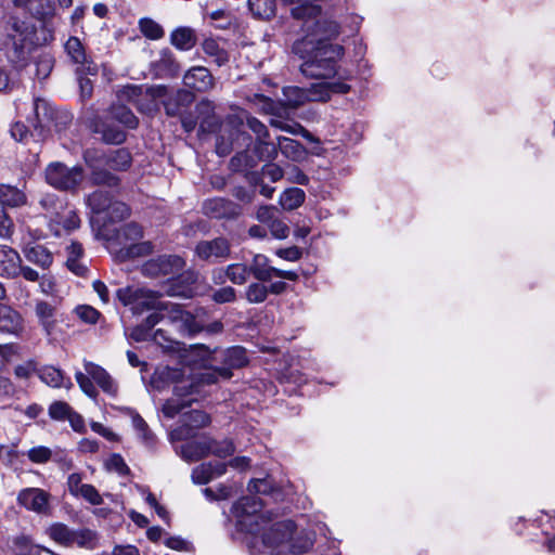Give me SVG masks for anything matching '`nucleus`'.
<instances>
[{
	"label": "nucleus",
	"mask_w": 555,
	"mask_h": 555,
	"mask_svg": "<svg viewBox=\"0 0 555 555\" xmlns=\"http://www.w3.org/2000/svg\"><path fill=\"white\" fill-rule=\"evenodd\" d=\"M116 294L118 299L125 306H130L134 313H142L147 310H167L170 319L175 322H181L190 333L194 334L203 330L192 313L183 310L177 304L163 302L157 292L144 287L129 286L119 288Z\"/></svg>",
	"instance_id": "obj_1"
},
{
	"label": "nucleus",
	"mask_w": 555,
	"mask_h": 555,
	"mask_svg": "<svg viewBox=\"0 0 555 555\" xmlns=\"http://www.w3.org/2000/svg\"><path fill=\"white\" fill-rule=\"evenodd\" d=\"M287 3L298 5L292 8V15L295 20L302 21V29L306 36L294 46L296 52L300 51L301 44H328L326 40L336 38L339 35V25L334 21L321 20L320 5L311 3V0H284Z\"/></svg>",
	"instance_id": "obj_2"
},
{
	"label": "nucleus",
	"mask_w": 555,
	"mask_h": 555,
	"mask_svg": "<svg viewBox=\"0 0 555 555\" xmlns=\"http://www.w3.org/2000/svg\"><path fill=\"white\" fill-rule=\"evenodd\" d=\"M340 44L315 46L312 54L300 65L302 75L315 79H328L337 73V62L344 56Z\"/></svg>",
	"instance_id": "obj_3"
},
{
	"label": "nucleus",
	"mask_w": 555,
	"mask_h": 555,
	"mask_svg": "<svg viewBox=\"0 0 555 555\" xmlns=\"http://www.w3.org/2000/svg\"><path fill=\"white\" fill-rule=\"evenodd\" d=\"M87 204L98 221L104 224L119 222L130 216V208L124 202L116 201L107 191L96 190L87 197Z\"/></svg>",
	"instance_id": "obj_4"
},
{
	"label": "nucleus",
	"mask_w": 555,
	"mask_h": 555,
	"mask_svg": "<svg viewBox=\"0 0 555 555\" xmlns=\"http://www.w3.org/2000/svg\"><path fill=\"white\" fill-rule=\"evenodd\" d=\"M5 31L7 39L4 41V48L8 57L13 63L26 61L31 49L30 38L33 34L28 25L16 17H11Z\"/></svg>",
	"instance_id": "obj_5"
},
{
	"label": "nucleus",
	"mask_w": 555,
	"mask_h": 555,
	"mask_svg": "<svg viewBox=\"0 0 555 555\" xmlns=\"http://www.w3.org/2000/svg\"><path fill=\"white\" fill-rule=\"evenodd\" d=\"M159 376L162 378L171 380L175 383L173 386V395L176 398L168 399L163 405V413L166 417L173 418L178 415L184 408L190 406L191 400H180L185 396L192 395L196 385L190 380L189 378L181 377L180 371L175 369L166 367L160 373Z\"/></svg>",
	"instance_id": "obj_6"
},
{
	"label": "nucleus",
	"mask_w": 555,
	"mask_h": 555,
	"mask_svg": "<svg viewBox=\"0 0 555 555\" xmlns=\"http://www.w3.org/2000/svg\"><path fill=\"white\" fill-rule=\"evenodd\" d=\"M117 95L120 102L132 103L141 113L151 114L157 109V100L167 96V88L128 85Z\"/></svg>",
	"instance_id": "obj_7"
},
{
	"label": "nucleus",
	"mask_w": 555,
	"mask_h": 555,
	"mask_svg": "<svg viewBox=\"0 0 555 555\" xmlns=\"http://www.w3.org/2000/svg\"><path fill=\"white\" fill-rule=\"evenodd\" d=\"M83 169L80 166L68 167L61 162H54L44 170L46 182L59 191L75 192L83 180Z\"/></svg>",
	"instance_id": "obj_8"
},
{
	"label": "nucleus",
	"mask_w": 555,
	"mask_h": 555,
	"mask_svg": "<svg viewBox=\"0 0 555 555\" xmlns=\"http://www.w3.org/2000/svg\"><path fill=\"white\" fill-rule=\"evenodd\" d=\"M142 235V228L134 222L127 223L117 230L116 241L121 246V257L134 258L151 254L152 244L150 242H138Z\"/></svg>",
	"instance_id": "obj_9"
},
{
	"label": "nucleus",
	"mask_w": 555,
	"mask_h": 555,
	"mask_svg": "<svg viewBox=\"0 0 555 555\" xmlns=\"http://www.w3.org/2000/svg\"><path fill=\"white\" fill-rule=\"evenodd\" d=\"M296 532V525L293 520L286 519L274 522L261 534L262 543L266 547L276 551L274 555L284 554V548H288V542Z\"/></svg>",
	"instance_id": "obj_10"
},
{
	"label": "nucleus",
	"mask_w": 555,
	"mask_h": 555,
	"mask_svg": "<svg viewBox=\"0 0 555 555\" xmlns=\"http://www.w3.org/2000/svg\"><path fill=\"white\" fill-rule=\"evenodd\" d=\"M326 89L324 86L312 83L310 88L305 89L297 86L283 88V105L297 108L309 101H326Z\"/></svg>",
	"instance_id": "obj_11"
},
{
	"label": "nucleus",
	"mask_w": 555,
	"mask_h": 555,
	"mask_svg": "<svg viewBox=\"0 0 555 555\" xmlns=\"http://www.w3.org/2000/svg\"><path fill=\"white\" fill-rule=\"evenodd\" d=\"M248 270L250 271V275L259 282H269L273 276L288 281L298 280L297 272L272 267L269 258L261 254H257L253 257L251 262L248 264Z\"/></svg>",
	"instance_id": "obj_12"
},
{
	"label": "nucleus",
	"mask_w": 555,
	"mask_h": 555,
	"mask_svg": "<svg viewBox=\"0 0 555 555\" xmlns=\"http://www.w3.org/2000/svg\"><path fill=\"white\" fill-rule=\"evenodd\" d=\"M196 256L204 261L218 262L230 257L231 244L225 237L199 241L195 246Z\"/></svg>",
	"instance_id": "obj_13"
},
{
	"label": "nucleus",
	"mask_w": 555,
	"mask_h": 555,
	"mask_svg": "<svg viewBox=\"0 0 555 555\" xmlns=\"http://www.w3.org/2000/svg\"><path fill=\"white\" fill-rule=\"evenodd\" d=\"M210 424V416L199 410H193L183 415V424L172 429L170 438L173 441L188 440L195 436V430Z\"/></svg>",
	"instance_id": "obj_14"
},
{
	"label": "nucleus",
	"mask_w": 555,
	"mask_h": 555,
	"mask_svg": "<svg viewBox=\"0 0 555 555\" xmlns=\"http://www.w3.org/2000/svg\"><path fill=\"white\" fill-rule=\"evenodd\" d=\"M51 494L40 488H25L17 494V503L37 514H48Z\"/></svg>",
	"instance_id": "obj_15"
},
{
	"label": "nucleus",
	"mask_w": 555,
	"mask_h": 555,
	"mask_svg": "<svg viewBox=\"0 0 555 555\" xmlns=\"http://www.w3.org/2000/svg\"><path fill=\"white\" fill-rule=\"evenodd\" d=\"M185 262L179 256H160L143 264L142 271L149 276L172 275L182 270Z\"/></svg>",
	"instance_id": "obj_16"
},
{
	"label": "nucleus",
	"mask_w": 555,
	"mask_h": 555,
	"mask_svg": "<svg viewBox=\"0 0 555 555\" xmlns=\"http://www.w3.org/2000/svg\"><path fill=\"white\" fill-rule=\"evenodd\" d=\"M202 209L204 215L215 219L234 218L241 212L238 205L222 197L206 199Z\"/></svg>",
	"instance_id": "obj_17"
},
{
	"label": "nucleus",
	"mask_w": 555,
	"mask_h": 555,
	"mask_svg": "<svg viewBox=\"0 0 555 555\" xmlns=\"http://www.w3.org/2000/svg\"><path fill=\"white\" fill-rule=\"evenodd\" d=\"M34 118L29 119L33 125L34 131L31 135L42 138L53 119V108L50 104L42 99H36L33 104Z\"/></svg>",
	"instance_id": "obj_18"
},
{
	"label": "nucleus",
	"mask_w": 555,
	"mask_h": 555,
	"mask_svg": "<svg viewBox=\"0 0 555 555\" xmlns=\"http://www.w3.org/2000/svg\"><path fill=\"white\" fill-rule=\"evenodd\" d=\"M248 362L246 350L241 346H234L222 352V365L218 367V374L223 379L232 377V370L241 369Z\"/></svg>",
	"instance_id": "obj_19"
},
{
	"label": "nucleus",
	"mask_w": 555,
	"mask_h": 555,
	"mask_svg": "<svg viewBox=\"0 0 555 555\" xmlns=\"http://www.w3.org/2000/svg\"><path fill=\"white\" fill-rule=\"evenodd\" d=\"M80 227V219L76 211L67 206L51 221L49 228L55 236L69 234L72 231Z\"/></svg>",
	"instance_id": "obj_20"
},
{
	"label": "nucleus",
	"mask_w": 555,
	"mask_h": 555,
	"mask_svg": "<svg viewBox=\"0 0 555 555\" xmlns=\"http://www.w3.org/2000/svg\"><path fill=\"white\" fill-rule=\"evenodd\" d=\"M183 83L185 87L198 92H207L215 85L212 75L204 66L190 68L183 77Z\"/></svg>",
	"instance_id": "obj_21"
},
{
	"label": "nucleus",
	"mask_w": 555,
	"mask_h": 555,
	"mask_svg": "<svg viewBox=\"0 0 555 555\" xmlns=\"http://www.w3.org/2000/svg\"><path fill=\"white\" fill-rule=\"evenodd\" d=\"M65 50L72 61L80 65L79 70L85 74L96 75V65L87 59L85 48L77 37H70L65 43Z\"/></svg>",
	"instance_id": "obj_22"
},
{
	"label": "nucleus",
	"mask_w": 555,
	"mask_h": 555,
	"mask_svg": "<svg viewBox=\"0 0 555 555\" xmlns=\"http://www.w3.org/2000/svg\"><path fill=\"white\" fill-rule=\"evenodd\" d=\"M194 100L195 96L192 92L180 89L175 94L168 96L163 104L166 114L168 116L176 117L186 112Z\"/></svg>",
	"instance_id": "obj_23"
},
{
	"label": "nucleus",
	"mask_w": 555,
	"mask_h": 555,
	"mask_svg": "<svg viewBox=\"0 0 555 555\" xmlns=\"http://www.w3.org/2000/svg\"><path fill=\"white\" fill-rule=\"evenodd\" d=\"M279 153L293 163H302L308 158V150L299 141L279 135L276 138Z\"/></svg>",
	"instance_id": "obj_24"
},
{
	"label": "nucleus",
	"mask_w": 555,
	"mask_h": 555,
	"mask_svg": "<svg viewBox=\"0 0 555 555\" xmlns=\"http://www.w3.org/2000/svg\"><path fill=\"white\" fill-rule=\"evenodd\" d=\"M227 472V464L222 462L203 463L192 470V480L197 485H206L210 480L222 476Z\"/></svg>",
	"instance_id": "obj_25"
},
{
	"label": "nucleus",
	"mask_w": 555,
	"mask_h": 555,
	"mask_svg": "<svg viewBox=\"0 0 555 555\" xmlns=\"http://www.w3.org/2000/svg\"><path fill=\"white\" fill-rule=\"evenodd\" d=\"M85 370L86 373L101 387L104 392L111 396L117 395V384L103 367L92 362L85 361Z\"/></svg>",
	"instance_id": "obj_26"
},
{
	"label": "nucleus",
	"mask_w": 555,
	"mask_h": 555,
	"mask_svg": "<svg viewBox=\"0 0 555 555\" xmlns=\"http://www.w3.org/2000/svg\"><path fill=\"white\" fill-rule=\"evenodd\" d=\"M92 132L100 134L101 139L108 144H121L126 140V133L102 119H94L89 125Z\"/></svg>",
	"instance_id": "obj_27"
},
{
	"label": "nucleus",
	"mask_w": 555,
	"mask_h": 555,
	"mask_svg": "<svg viewBox=\"0 0 555 555\" xmlns=\"http://www.w3.org/2000/svg\"><path fill=\"white\" fill-rule=\"evenodd\" d=\"M21 257L13 248L0 246V275L7 278H15L20 274Z\"/></svg>",
	"instance_id": "obj_28"
},
{
	"label": "nucleus",
	"mask_w": 555,
	"mask_h": 555,
	"mask_svg": "<svg viewBox=\"0 0 555 555\" xmlns=\"http://www.w3.org/2000/svg\"><path fill=\"white\" fill-rule=\"evenodd\" d=\"M37 375L41 379V382H43L46 385L50 387H64L66 389H70L73 387L70 378L66 377L62 370L54 367L52 365L39 367L37 371Z\"/></svg>",
	"instance_id": "obj_29"
},
{
	"label": "nucleus",
	"mask_w": 555,
	"mask_h": 555,
	"mask_svg": "<svg viewBox=\"0 0 555 555\" xmlns=\"http://www.w3.org/2000/svg\"><path fill=\"white\" fill-rule=\"evenodd\" d=\"M23 330L21 314L11 307L0 304V332L18 335Z\"/></svg>",
	"instance_id": "obj_30"
},
{
	"label": "nucleus",
	"mask_w": 555,
	"mask_h": 555,
	"mask_svg": "<svg viewBox=\"0 0 555 555\" xmlns=\"http://www.w3.org/2000/svg\"><path fill=\"white\" fill-rule=\"evenodd\" d=\"M197 37L191 27L181 26L170 34V43L181 51H189L195 47Z\"/></svg>",
	"instance_id": "obj_31"
},
{
	"label": "nucleus",
	"mask_w": 555,
	"mask_h": 555,
	"mask_svg": "<svg viewBox=\"0 0 555 555\" xmlns=\"http://www.w3.org/2000/svg\"><path fill=\"white\" fill-rule=\"evenodd\" d=\"M38 203L41 209L44 210L46 216L49 217V221L68 205L66 198L51 192L41 194Z\"/></svg>",
	"instance_id": "obj_32"
},
{
	"label": "nucleus",
	"mask_w": 555,
	"mask_h": 555,
	"mask_svg": "<svg viewBox=\"0 0 555 555\" xmlns=\"http://www.w3.org/2000/svg\"><path fill=\"white\" fill-rule=\"evenodd\" d=\"M155 69L160 77H175L180 72V65L171 51L165 49L160 57L155 62Z\"/></svg>",
	"instance_id": "obj_33"
},
{
	"label": "nucleus",
	"mask_w": 555,
	"mask_h": 555,
	"mask_svg": "<svg viewBox=\"0 0 555 555\" xmlns=\"http://www.w3.org/2000/svg\"><path fill=\"white\" fill-rule=\"evenodd\" d=\"M26 194L16 186L0 184V203L2 206L20 207L26 204Z\"/></svg>",
	"instance_id": "obj_34"
},
{
	"label": "nucleus",
	"mask_w": 555,
	"mask_h": 555,
	"mask_svg": "<svg viewBox=\"0 0 555 555\" xmlns=\"http://www.w3.org/2000/svg\"><path fill=\"white\" fill-rule=\"evenodd\" d=\"M180 454L188 462L198 461L210 454L209 441H193L181 447Z\"/></svg>",
	"instance_id": "obj_35"
},
{
	"label": "nucleus",
	"mask_w": 555,
	"mask_h": 555,
	"mask_svg": "<svg viewBox=\"0 0 555 555\" xmlns=\"http://www.w3.org/2000/svg\"><path fill=\"white\" fill-rule=\"evenodd\" d=\"M83 255L82 245L78 242H73L67 247V268L78 276H83L87 272V268L79 261V258Z\"/></svg>",
	"instance_id": "obj_36"
},
{
	"label": "nucleus",
	"mask_w": 555,
	"mask_h": 555,
	"mask_svg": "<svg viewBox=\"0 0 555 555\" xmlns=\"http://www.w3.org/2000/svg\"><path fill=\"white\" fill-rule=\"evenodd\" d=\"M202 48L204 53L211 59V61L218 66H222L229 61V53L225 51L223 47L219 44V42L212 38H206Z\"/></svg>",
	"instance_id": "obj_37"
},
{
	"label": "nucleus",
	"mask_w": 555,
	"mask_h": 555,
	"mask_svg": "<svg viewBox=\"0 0 555 555\" xmlns=\"http://www.w3.org/2000/svg\"><path fill=\"white\" fill-rule=\"evenodd\" d=\"M75 529L62 522H54L47 529V534L57 544L72 547Z\"/></svg>",
	"instance_id": "obj_38"
},
{
	"label": "nucleus",
	"mask_w": 555,
	"mask_h": 555,
	"mask_svg": "<svg viewBox=\"0 0 555 555\" xmlns=\"http://www.w3.org/2000/svg\"><path fill=\"white\" fill-rule=\"evenodd\" d=\"M25 258L43 269L52 263V254L42 245L28 246L24 249Z\"/></svg>",
	"instance_id": "obj_39"
},
{
	"label": "nucleus",
	"mask_w": 555,
	"mask_h": 555,
	"mask_svg": "<svg viewBox=\"0 0 555 555\" xmlns=\"http://www.w3.org/2000/svg\"><path fill=\"white\" fill-rule=\"evenodd\" d=\"M269 139L255 140L253 151L259 160L273 162L279 155L278 142H271Z\"/></svg>",
	"instance_id": "obj_40"
},
{
	"label": "nucleus",
	"mask_w": 555,
	"mask_h": 555,
	"mask_svg": "<svg viewBox=\"0 0 555 555\" xmlns=\"http://www.w3.org/2000/svg\"><path fill=\"white\" fill-rule=\"evenodd\" d=\"M36 315L38 317L40 324L44 328L46 333L50 335L55 325V309L52 305L46 301H39L35 308Z\"/></svg>",
	"instance_id": "obj_41"
},
{
	"label": "nucleus",
	"mask_w": 555,
	"mask_h": 555,
	"mask_svg": "<svg viewBox=\"0 0 555 555\" xmlns=\"http://www.w3.org/2000/svg\"><path fill=\"white\" fill-rule=\"evenodd\" d=\"M306 198L305 192L299 188L286 189L280 196V204L285 210H294L300 207Z\"/></svg>",
	"instance_id": "obj_42"
},
{
	"label": "nucleus",
	"mask_w": 555,
	"mask_h": 555,
	"mask_svg": "<svg viewBox=\"0 0 555 555\" xmlns=\"http://www.w3.org/2000/svg\"><path fill=\"white\" fill-rule=\"evenodd\" d=\"M98 544V534L89 528L75 529L72 540V547L78 546L81 548L93 550Z\"/></svg>",
	"instance_id": "obj_43"
},
{
	"label": "nucleus",
	"mask_w": 555,
	"mask_h": 555,
	"mask_svg": "<svg viewBox=\"0 0 555 555\" xmlns=\"http://www.w3.org/2000/svg\"><path fill=\"white\" fill-rule=\"evenodd\" d=\"M131 155L126 149H119L106 155L105 166L114 170H126L130 167Z\"/></svg>",
	"instance_id": "obj_44"
},
{
	"label": "nucleus",
	"mask_w": 555,
	"mask_h": 555,
	"mask_svg": "<svg viewBox=\"0 0 555 555\" xmlns=\"http://www.w3.org/2000/svg\"><path fill=\"white\" fill-rule=\"evenodd\" d=\"M224 274L233 284L243 285L248 281L250 271L248 264L231 263L224 269Z\"/></svg>",
	"instance_id": "obj_45"
},
{
	"label": "nucleus",
	"mask_w": 555,
	"mask_h": 555,
	"mask_svg": "<svg viewBox=\"0 0 555 555\" xmlns=\"http://www.w3.org/2000/svg\"><path fill=\"white\" fill-rule=\"evenodd\" d=\"M248 8L259 18H270L275 12V0H248Z\"/></svg>",
	"instance_id": "obj_46"
},
{
	"label": "nucleus",
	"mask_w": 555,
	"mask_h": 555,
	"mask_svg": "<svg viewBox=\"0 0 555 555\" xmlns=\"http://www.w3.org/2000/svg\"><path fill=\"white\" fill-rule=\"evenodd\" d=\"M111 115L115 120L130 129H134L139 124L134 114L125 105H113L111 107Z\"/></svg>",
	"instance_id": "obj_47"
},
{
	"label": "nucleus",
	"mask_w": 555,
	"mask_h": 555,
	"mask_svg": "<svg viewBox=\"0 0 555 555\" xmlns=\"http://www.w3.org/2000/svg\"><path fill=\"white\" fill-rule=\"evenodd\" d=\"M313 538L308 533H299L292 537L288 544V551L292 555H299L308 552L313 546Z\"/></svg>",
	"instance_id": "obj_48"
},
{
	"label": "nucleus",
	"mask_w": 555,
	"mask_h": 555,
	"mask_svg": "<svg viewBox=\"0 0 555 555\" xmlns=\"http://www.w3.org/2000/svg\"><path fill=\"white\" fill-rule=\"evenodd\" d=\"M264 282H254L249 284L245 291V298L249 304H261L269 295V289Z\"/></svg>",
	"instance_id": "obj_49"
},
{
	"label": "nucleus",
	"mask_w": 555,
	"mask_h": 555,
	"mask_svg": "<svg viewBox=\"0 0 555 555\" xmlns=\"http://www.w3.org/2000/svg\"><path fill=\"white\" fill-rule=\"evenodd\" d=\"M141 33L151 40L162 39L165 35L164 28L152 18H141L139 22Z\"/></svg>",
	"instance_id": "obj_50"
},
{
	"label": "nucleus",
	"mask_w": 555,
	"mask_h": 555,
	"mask_svg": "<svg viewBox=\"0 0 555 555\" xmlns=\"http://www.w3.org/2000/svg\"><path fill=\"white\" fill-rule=\"evenodd\" d=\"M132 416V425L138 431L140 439L146 446H153L155 442V437L153 433L149 429L146 422L134 411H130Z\"/></svg>",
	"instance_id": "obj_51"
},
{
	"label": "nucleus",
	"mask_w": 555,
	"mask_h": 555,
	"mask_svg": "<svg viewBox=\"0 0 555 555\" xmlns=\"http://www.w3.org/2000/svg\"><path fill=\"white\" fill-rule=\"evenodd\" d=\"M270 125L291 134L302 135L309 140H312L311 133L298 122L288 124L279 119H271Z\"/></svg>",
	"instance_id": "obj_52"
},
{
	"label": "nucleus",
	"mask_w": 555,
	"mask_h": 555,
	"mask_svg": "<svg viewBox=\"0 0 555 555\" xmlns=\"http://www.w3.org/2000/svg\"><path fill=\"white\" fill-rule=\"evenodd\" d=\"M261 507V502L255 496H244L235 504L236 512L242 515L256 514Z\"/></svg>",
	"instance_id": "obj_53"
},
{
	"label": "nucleus",
	"mask_w": 555,
	"mask_h": 555,
	"mask_svg": "<svg viewBox=\"0 0 555 555\" xmlns=\"http://www.w3.org/2000/svg\"><path fill=\"white\" fill-rule=\"evenodd\" d=\"M91 180L94 184H104L111 188L117 186L119 184V178L112 175L102 167H98L92 170Z\"/></svg>",
	"instance_id": "obj_54"
},
{
	"label": "nucleus",
	"mask_w": 555,
	"mask_h": 555,
	"mask_svg": "<svg viewBox=\"0 0 555 555\" xmlns=\"http://www.w3.org/2000/svg\"><path fill=\"white\" fill-rule=\"evenodd\" d=\"M75 313L82 322L87 324H95L101 317V313L95 308L88 305L76 307Z\"/></svg>",
	"instance_id": "obj_55"
},
{
	"label": "nucleus",
	"mask_w": 555,
	"mask_h": 555,
	"mask_svg": "<svg viewBox=\"0 0 555 555\" xmlns=\"http://www.w3.org/2000/svg\"><path fill=\"white\" fill-rule=\"evenodd\" d=\"M105 465L108 470L115 472L120 476H127L130 474V468L120 454H112Z\"/></svg>",
	"instance_id": "obj_56"
},
{
	"label": "nucleus",
	"mask_w": 555,
	"mask_h": 555,
	"mask_svg": "<svg viewBox=\"0 0 555 555\" xmlns=\"http://www.w3.org/2000/svg\"><path fill=\"white\" fill-rule=\"evenodd\" d=\"M210 444V454H214L218 457H227L234 453L235 448L231 440L223 441H209Z\"/></svg>",
	"instance_id": "obj_57"
},
{
	"label": "nucleus",
	"mask_w": 555,
	"mask_h": 555,
	"mask_svg": "<svg viewBox=\"0 0 555 555\" xmlns=\"http://www.w3.org/2000/svg\"><path fill=\"white\" fill-rule=\"evenodd\" d=\"M73 409L70 408V405L64 401H54L50 406H49V415L51 418L55 420V421H64V420H67L70 411Z\"/></svg>",
	"instance_id": "obj_58"
},
{
	"label": "nucleus",
	"mask_w": 555,
	"mask_h": 555,
	"mask_svg": "<svg viewBox=\"0 0 555 555\" xmlns=\"http://www.w3.org/2000/svg\"><path fill=\"white\" fill-rule=\"evenodd\" d=\"M75 378L80 389L90 398H95L98 396V390L92 383V378L82 372H76Z\"/></svg>",
	"instance_id": "obj_59"
},
{
	"label": "nucleus",
	"mask_w": 555,
	"mask_h": 555,
	"mask_svg": "<svg viewBox=\"0 0 555 555\" xmlns=\"http://www.w3.org/2000/svg\"><path fill=\"white\" fill-rule=\"evenodd\" d=\"M106 155L98 150L88 149L83 153V159L91 171L98 167L105 166Z\"/></svg>",
	"instance_id": "obj_60"
},
{
	"label": "nucleus",
	"mask_w": 555,
	"mask_h": 555,
	"mask_svg": "<svg viewBox=\"0 0 555 555\" xmlns=\"http://www.w3.org/2000/svg\"><path fill=\"white\" fill-rule=\"evenodd\" d=\"M52 452L43 446L34 447L27 452V457L37 464H44L51 459Z\"/></svg>",
	"instance_id": "obj_61"
},
{
	"label": "nucleus",
	"mask_w": 555,
	"mask_h": 555,
	"mask_svg": "<svg viewBox=\"0 0 555 555\" xmlns=\"http://www.w3.org/2000/svg\"><path fill=\"white\" fill-rule=\"evenodd\" d=\"M247 127L256 134V140L270 138L267 126L254 116H247Z\"/></svg>",
	"instance_id": "obj_62"
},
{
	"label": "nucleus",
	"mask_w": 555,
	"mask_h": 555,
	"mask_svg": "<svg viewBox=\"0 0 555 555\" xmlns=\"http://www.w3.org/2000/svg\"><path fill=\"white\" fill-rule=\"evenodd\" d=\"M53 67V61L50 55L44 54L40 55L36 62V76L39 79H46Z\"/></svg>",
	"instance_id": "obj_63"
},
{
	"label": "nucleus",
	"mask_w": 555,
	"mask_h": 555,
	"mask_svg": "<svg viewBox=\"0 0 555 555\" xmlns=\"http://www.w3.org/2000/svg\"><path fill=\"white\" fill-rule=\"evenodd\" d=\"M284 169L273 162H270L261 168V175L267 177L271 182L280 181L284 177Z\"/></svg>",
	"instance_id": "obj_64"
}]
</instances>
